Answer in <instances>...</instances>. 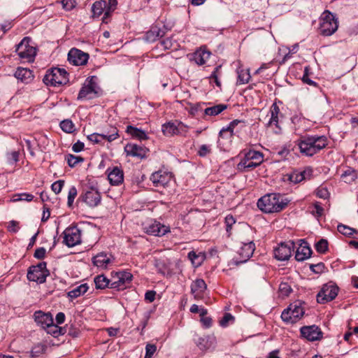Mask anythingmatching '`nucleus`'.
Here are the masks:
<instances>
[{
    "instance_id": "obj_12",
    "label": "nucleus",
    "mask_w": 358,
    "mask_h": 358,
    "mask_svg": "<svg viewBox=\"0 0 358 358\" xmlns=\"http://www.w3.org/2000/svg\"><path fill=\"white\" fill-rule=\"evenodd\" d=\"M294 248V242L289 241L287 243H280L274 250V257L279 261H285L291 257L292 252Z\"/></svg>"
},
{
    "instance_id": "obj_22",
    "label": "nucleus",
    "mask_w": 358,
    "mask_h": 358,
    "mask_svg": "<svg viewBox=\"0 0 358 358\" xmlns=\"http://www.w3.org/2000/svg\"><path fill=\"white\" fill-rule=\"evenodd\" d=\"M194 342L201 351L214 349L216 343L215 337H198Z\"/></svg>"
},
{
    "instance_id": "obj_52",
    "label": "nucleus",
    "mask_w": 358,
    "mask_h": 358,
    "mask_svg": "<svg viewBox=\"0 0 358 358\" xmlns=\"http://www.w3.org/2000/svg\"><path fill=\"white\" fill-rule=\"evenodd\" d=\"M159 45V48H163L164 50H169L173 48V42L171 38H167L164 40L161 41Z\"/></svg>"
},
{
    "instance_id": "obj_55",
    "label": "nucleus",
    "mask_w": 358,
    "mask_h": 358,
    "mask_svg": "<svg viewBox=\"0 0 358 358\" xmlns=\"http://www.w3.org/2000/svg\"><path fill=\"white\" fill-rule=\"evenodd\" d=\"M64 185V181L62 180H57L52 183L51 188L55 194H59Z\"/></svg>"
},
{
    "instance_id": "obj_21",
    "label": "nucleus",
    "mask_w": 358,
    "mask_h": 358,
    "mask_svg": "<svg viewBox=\"0 0 358 358\" xmlns=\"http://www.w3.org/2000/svg\"><path fill=\"white\" fill-rule=\"evenodd\" d=\"M301 241L302 243L296 249L295 254V259L298 262H302L304 261L305 259H308L312 254V250L310 246L308 245V243L303 241Z\"/></svg>"
},
{
    "instance_id": "obj_15",
    "label": "nucleus",
    "mask_w": 358,
    "mask_h": 358,
    "mask_svg": "<svg viewBox=\"0 0 358 358\" xmlns=\"http://www.w3.org/2000/svg\"><path fill=\"white\" fill-rule=\"evenodd\" d=\"M145 231L150 235L162 236L169 232L170 229L160 222H154L145 227Z\"/></svg>"
},
{
    "instance_id": "obj_44",
    "label": "nucleus",
    "mask_w": 358,
    "mask_h": 358,
    "mask_svg": "<svg viewBox=\"0 0 358 358\" xmlns=\"http://www.w3.org/2000/svg\"><path fill=\"white\" fill-rule=\"evenodd\" d=\"M337 229L341 234H342L346 236H350L354 233L356 232V230L355 229L351 228L347 225L342 224H340L338 225Z\"/></svg>"
},
{
    "instance_id": "obj_28",
    "label": "nucleus",
    "mask_w": 358,
    "mask_h": 358,
    "mask_svg": "<svg viewBox=\"0 0 358 358\" xmlns=\"http://www.w3.org/2000/svg\"><path fill=\"white\" fill-rule=\"evenodd\" d=\"M258 166H259V164L254 162L253 161L248 159L247 157L244 156V157L241 159L240 162L238 164L237 168L242 172H248L254 169Z\"/></svg>"
},
{
    "instance_id": "obj_46",
    "label": "nucleus",
    "mask_w": 358,
    "mask_h": 358,
    "mask_svg": "<svg viewBox=\"0 0 358 358\" xmlns=\"http://www.w3.org/2000/svg\"><path fill=\"white\" fill-rule=\"evenodd\" d=\"M234 317L230 313H224V316L220 320V325L222 327H227L229 324L234 323Z\"/></svg>"
},
{
    "instance_id": "obj_38",
    "label": "nucleus",
    "mask_w": 358,
    "mask_h": 358,
    "mask_svg": "<svg viewBox=\"0 0 358 358\" xmlns=\"http://www.w3.org/2000/svg\"><path fill=\"white\" fill-rule=\"evenodd\" d=\"M178 129L173 122H168L162 125V132L166 136H172L178 133Z\"/></svg>"
},
{
    "instance_id": "obj_60",
    "label": "nucleus",
    "mask_w": 358,
    "mask_h": 358,
    "mask_svg": "<svg viewBox=\"0 0 358 358\" xmlns=\"http://www.w3.org/2000/svg\"><path fill=\"white\" fill-rule=\"evenodd\" d=\"M211 151L210 146L207 145H202L198 151V154L200 157H205L209 154Z\"/></svg>"
},
{
    "instance_id": "obj_56",
    "label": "nucleus",
    "mask_w": 358,
    "mask_h": 358,
    "mask_svg": "<svg viewBox=\"0 0 358 358\" xmlns=\"http://www.w3.org/2000/svg\"><path fill=\"white\" fill-rule=\"evenodd\" d=\"M62 4L63 8L66 10H71L76 6V1L75 0H62Z\"/></svg>"
},
{
    "instance_id": "obj_25",
    "label": "nucleus",
    "mask_w": 358,
    "mask_h": 358,
    "mask_svg": "<svg viewBox=\"0 0 358 358\" xmlns=\"http://www.w3.org/2000/svg\"><path fill=\"white\" fill-rule=\"evenodd\" d=\"M108 178L113 185H118L124 180V173L122 169L115 166L108 173Z\"/></svg>"
},
{
    "instance_id": "obj_29",
    "label": "nucleus",
    "mask_w": 358,
    "mask_h": 358,
    "mask_svg": "<svg viewBox=\"0 0 358 358\" xmlns=\"http://www.w3.org/2000/svg\"><path fill=\"white\" fill-rule=\"evenodd\" d=\"M301 336H322L320 328L315 324L303 326L300 329Z\"/></svg>"
},
{
    "instance_id": "obj_5",
    "label": "nucleus",
    "mask_w": 358,
    "mask_h": 358,
    "mask_svg": "<svg viewBox=\"0 0 358 358\" xmlns=\"http://www.w3.org/2000/svg\"><path fill=\"white\" fill-rule=\"evenodd\" d=\"M35 321L41 325V327L46 330L47 334H55L59 331L60 334H64L62 332V328L54 323L53 317L51 313H45L41 310L34 313Z\"/></svg>"
},
{
    "instance_id": "obj_35",
    "label": "nucleus",
    "mask_w": 358,
    "mask_h": 358,
    "mask_svg": "<svg viewBox=\"0 0 358 358\" xmlns=\"http://www.w3.org/2000/svg\"><path fill=\"white\" fill-rule=\"evenodd\" d=\"M341 177L345 182L351 183L358 178V173L355 169L349 167L341 174Z\"/></svg>"
},
{
    "instance_id": "obj_41",
    "label": "nucleus",
    "mask_w": 358,
    "mask_h": 358,
    "mask_svg": "<svg viewBox=\"0 0 358 358\" xmlns=\"http://www.w3.org/2000/svg\"><path fill=\"white\" fill-rule=\"evenodd\" d=\"M244 156L247 157L248 159L253 161L254 162L257 163L259 165L263 162V155L262 152L259 151L249 150L245 154Z\"/></svg>"
},
{
    "instance_id": "obj_62",
    "label": "nucleus",
    "mask_w": 358,
    "mask_h": 358,
    "mask_svg": "<svg viewBox=\"0 0 358 358\" xmlns=\"http://www.w3.org/2000/svg\"><path fill=\"white\" fill-rule=\"evenodd\" d=\"M46 250L44 248H38L35 250L34 257L38 259H42L45 257Z\"/></svg>"
},
{
    "instance_id": "obj_40",
    "label": "nucleus",
    "mask_w": 358,
    "mask_h": 358,
    "mask_svg": "<svg viewBox=\"0 0 358 358\" xmlns=\"http://www.w3.org/2000/svg\"><path fill=\"white\" fill-rule=\"evenodd\" d=\"M311 171L310 169H308L303 171L294 173L289 177L290 180L296 183L300 182L305 180L306 176L310 174Z\"/></svg>"
},
{
    "instance_id": "obj_20",
    "label": "nucleus",
    "mask_w": 358,
    "mask_h": 358,
    "mask_svg": "<svg viewBox=\"0 0 358 358\" xmlns=\"http://www.w3.org/2000/svg\"><path fill=\"white\" fill-rule=\"evenodd\" d=\"M310 141V145L313 149V153L315 155L327 145V138L324 136H308Z\"/></svg>"
},
{
    "instance_id": "obj_19",
    "label": "nucleus",
    "mask_w": 358,
    "mask_h": 358,
    "mask_svg": "<svg viewBox=\"0 0 358 358\" xmlns=\"http://www.w3.org/2000/svg\"><path fill=\"white\" fill-rule=\"evenodd\" d=\"M255 250V245L252 241L243 243L242 247L240 248V250L238 251V255L240 256L239 262L243 263L247 262L252 256Z\"/></svg>"
},
{
    "instance_id": "obj_59",
    "label": "nucleus",
    "mask_w": 358,
    "mask_h": 358,
    "mask_svg": "<svg viewBox=\"0 0 358 358\" xmlns=\"http://www.w3.org/2000/svg\"><path fill=\"white\" fill-rule=\"evenodd\" d=\"M19 222L15 220H11L8 225V230L13 233H16L19 231Z\"/></svg>"
},
{
    "instance_id": "obj_37",
    "label": "nucleus",
    "mask_w": 358,
    "mask_h": 358,
    "mask_svg": "<svg viewBox=\"0 0 358 358\" xmlns=\"http://www.w3.org/2000/svg\"><path fill=\"white\" fill-rule=\"evenodd\" d=\"M112 280H110L103 275H99L95 277L94 283L96 289H104L106 287L110 288V283Z\"/></svg>"
},
{
    "instance_id": "obj_23",
    "label": "nucleus",
    "mask_w": 358,
    "mask_h": 358,
    "mask_svg": "<svg viewBox=\"0 0 358 358\" xmlns=\"http://www.w3.org/2000/svg\"><path fill=\"white\" fill-rule=\"evenodd\" d=\"M206 288L207 285L203 279H196L191 285V292L195 299H200Z\"/></svg>"
},
{
    "instance_id": "obj_2",
    "label": "nucleus",
    "mask_w": 358,
    "mask_h": 358,
    "mask_svg": "<svg viewBox=\"0 0 358 358\" xmlns=\"http://www.w3.org/2000/svg\"><path fill=\"white\" fill-rule=\"evenodd\" d=\"M68 73L64 69L54 68L48 70L43 78L47 85L54 87L66 85L69 82Z\"/></svg>"
},
{
    "instance_id": "obj_34",
    "label": "nucleus",
    "mask_w": 358,
    "mask_h": 358,
    "mask_svg": "<svg viewBox=\"0 0 358 358\" xmlns=\"http://www.w3.org/2000/svg\"><path fill=\"white\" fill-rule=\"evenodd\" d=\"M88 288L89 287L86 283L82 284L69 291L68 292V296L71 299H76L87 292Z\"/></svg>"
},
{
    "instance_id": "obj_63",
    "label": "nucleus",
    "mask_w": 358,
    "mask_h": 358,
    "mask_svg": "<svg viewBox=\"0 0 358 358\" xmlns=\"http://www.w3.org/2000/svg\"><path fill=\"white\" fill-rule=\"evenodd\" d=\"M324 209L319 204L318 202L314 203V210H313V214L316 215L317 217H321L323 214Z\"/></svg>"
},
{
    "instance_id": "obj_31",
    "label": "nucleus",
    "mask_w": 358,
    "mask_h": 358,
    "mask_svg": "<svg viewBox=\"0 0 358 358\" xmlns=\"http://www.w3.org/2000/svg\"><path fill=\"white\" fill-rule=\"evenodd\" d=\"M110 262V257L105 253H99L92 259L94 265L101 268H106Z\"/></svg>"
},
{
    "instance_id": "obj_42",
    "label": "nucleus",
    "mask_w": 358,
    "mask_h": 358,
    "mask_svg": "<svg viewBox=\"0 0 358 358\" xmlns=\"http://www.w3.org/2000/svg\"><path fill=\"white\" fill-rule=\"evenodd\" d=\"M227 108V106L225 104H218L212 107L206 108L204 110V113L207 115H217L221 113Z\"/></svg>"
},
{
    "instance_id": "obj_14",
    "label": "nucleus",
    "mask_w": 358,
    "mask_h": 358,
    "mask_svg": "<svg viewBox=\"0 0 358 358\" xmlns=\"http://www.w3.org/2000/svg\"><path fill=\"white\" fill-rule=\"evenodd\" d=\"M89 59V55L80 50L72 48L68 54V60L71 64L76 66L85 65Z\"/></svg>"
},
{
    "instance_id": "obj_39",
    "label": "nucleus",
    "mask_w": 358,
    "mask_h": 358,
    "mask_svg": "<svg viewBox=\"0 0 358 358\" xmlns=\"http://www.w3.org/2000/svg\"><path fill=\"white\" fill-rule=\"evenodd\" d=\"M238 80L237 83L239 85L248 83L250 79V75L249 69H238Z\"/></svg>"
},
{
    "instance_id": "obj_45",
    "label": "nucleus",
    "mask_w": 358,
    "mask_h": 358,
    "mask_svg": "<svg viewBox=\"0 0 358 358\" xmlns=\"http://www.w3.org/2000/svg\"><path fill=\"white\" fill-rule=\"evenodd\" d=\"M74 124L70 120H64L61 122V129L66 133H72L74 131Z\"/></svg>"
},
{
    "instance_id": "obj_18",
    "label": "nucleus",
    "mask_w": 358,
    "mask_h": 358,
    "mask_svg": "<svg viewBox=\"0 0 358 358\" xmlns=\"http://www.w3.org/2000/svg\"><path fill=\"white\" fill-rule=\"evenodd\" d=\"M125 151L128 155L143 159L146 157L148 150L143 145L128 143L125 147Z\"/></svg>"
},
{
    "instance_id": "obj_43",
    "label": "nucleus",
    "mask_w": 358,
    "mask_h": 358,
    "mask_svg": "<svg viewBox=\"0 0 358 358\" xmlns=\"http://www.w3.org/2000/svg\"><path fill=\"white\" fill-rule=\"evenodd\" d=\"M47 345L44 343H38L34 345L31 351L32 357H38L40 355L44 354L47 350Z\"/></svg>"
},
{
    "instance_id": "obj_48",
    "label": "nucleus",
    "mask_w": 358,
    "mask_h": 358,
    "mask_svg": "<svg viewBox=\"0 0 358 358\" xmlns=\"http://www.w3.org/2000/svg\"><path fill=\"white\" fill-rule=\"evenodd\" d=\"M292 291L289 283L282 282L279 285V292L282 296H288Z\"/></svg>"
},
{
    "instance_id": "obj_26",
    "label": "nucleus",
    "mask_w": 358,
    "mask_h": 358,
    "mask_svg": "<svg viewBox=\"0 0 358 358\" xmlns=\"http://www.w3.org/2000/svg\"><path fill=\"white\" fill-rule=\"evenodd\" d=\"M96 94V92L94 85L92 83H90L81 88L78 95V99H92L93 94Z\"/></svg>"
},
{
    "instance_id": "obj_27",
    "label": "nucleus",
    "mask_w": 358,
    "mask_h": 358,
    "mask_svg": "<svg viewBox=\"0 0 358 358\" xmlns=\"http://www.w3.org/2000/svg\"><path fill=\"white\" fill-rule=\"evenodd\" d=\"M14 75L17 79L25 83H28L34 77L31 70L21 67L17 69Z\"/></svg>"
},
{
    "instance_id": "obj_54",
    "label": "nucleus",
    "mask_w": 358,
    "mask_h": 358,
    "mask_svg": "<svg viewBox=\"0 0 358 358\" xmlns=\"http://www.w3.org/2000/svg\"><path fill=\"white\" fill-rule=\"evenodd\" d=\"M157 347L154 344H147L145 347V355L144 358H151L154 353L156 352Z\"/></svg>"
},
{
    "instance_id": "obj_51",
    "label": "nucleus",
    "mask_w": 358,
    "mask_h": 358,
    "mask_svg": "<svg viewBox=\"0 0 358 358\" xmlns=\"http://www.w3.org/2000/svg\"><path fill=\"white\" fill-rule=\"evenodd\" d=\"M77 194H78L77 189L76 188L75 186H72L69 189V193H68V202H67V204H68L69 207H71L72 206L73 203L74 201V199H75V198L77 196Z\"/></svg>"
},
{
    "instance_id": "obj_6",
    "label": "nucleus",
    "mask_w": 358,
    "mask_h": 358,
    "mask_svg": "<svg viewBox=\"0 0 358 358\" xmlns=\"http://www.w3.org/2000/svg\"><path fill=\"white\" fill-rule=\"evenodd\" d=\"M46 262H42L36 266L29 267L27 272V279L38 283H43L49 275V271L46 268Z\"/></svg>"
},
{
    "instance_id": "obj_8",
    "label": "nucleus",
    "mask_w": 358,
    "mask_h": 358,
    "mask_svg": "<svg viewBox=\"0 0 358 358\" xmlns=\"http://www.w3.org/2000/svg\"><path fill=\"white\" fill-rule=\"evenodd\" d=\"M338 287L332 283L323 285L322 289L317 295V301L319 303H325L334 299L338 295Z\"/></svg>"
},
{
    "instance_id": "obj_53",
    "label": "nucleus",
    "mask_w": 358,
    "mask_h": 358,
    "mask_svg": "<svg viewBox=\"0 0 358 358\" xmlns=\"http://www.w3.org/2000/svg\"><path fill=\"white\" fill-rule=\"evenodd\" d=\"M190 312L192 313H199L201 317H203L207 315L208 311L206 308H199L197 305L193 304L190 308Z\"/></svg>"
},
{
    "instance_id": "obj_64",
    "label": "nucleus",
    "mask_w": 358,
    "mask_h": 358,
    "mask_svg": "<svg viewBox=\"0 0 358 358\" xmlns=\"http://www.w3.org/2000/svg\"><path fill=\"white\" fill-rule=\"evenodd\" d=\"M317 196L322 199H327L329 196V192L324 187H319L316 190Z\"/></svg>"
},
{
    "instance_id": "obj_33",
    "label": "nucleus",
    "mask_w": 358,
    "mask_h": 358,
    "mask_svg": "<svg viewBox=\"0 0 358 358\" xmlns=\"http://www.w3.org/2000/svg\"><path fill=\"white\" fill-rule=\"evenodd\" d=\"M280 113L279 107L276 103H273L271 108V118L268 123V126L275 125L277 129L280 130L278 126V115Z\"/></svg>"
},
{
    "instance_id": "obj_47",
    "label": "nucleus",
    "mask_w": 358,
    "mask_h": 358,
    "mask_svg": "<svg viewBox=\"0 0 358 358\" xmlns=\"http://www.w3.org/2000/svg\"><path fill=\"white\" fill-rule=\"evenodd\" d=\"M106 136L101 135V134L94 133L87 136V139L92 142L94 144L102 143L106 141L104 139Z\"/></svg>"
},
{
    "instance_id": "obj_61",
    "label": "nucleus",
    "mask_w": 358,
    "mask_h": 358,
    "mask_svg": "<svg viewBox=\"0 0 358 358\" xmlns=\"http://www.w3.org/2000/svg\"><path fill=\"white\" fill-rule=\"evenodd\" d=\"M310 270L315 273H320L324 268V264L323 263H319L317 264H311L310 266Z\"/></svg>"
},
{
    "instance_id": "obj_10",
    "label": "nucleus",
    "mask_w": 358,
    "mask_h": 358,
    "mask_svg": "<svg viewBox=\"0 0 358 358\" xmlns=\"http://www.w3.org/2000/svg\"><path fill=\"white\" fill-rule=\"evenodd\" d=\"M132 278L133 275L129 272H117L113 276L110 288L117 289L118 290L123 289L131 282Z\"/></svg>"
},
{
    "instance_id": "obj_9",
    "label": "nucleus",
    "mask_w": 358,
    "mask_h": 358,
    "mask_svg": "<svg viewBox=\"0 0 358 358\" xmlns=\"http://www.w3.org/2000/svg\"><path fill=\"white\" fill-rule=\"evenodd\" d=\"M63 243L69 248L81 243V230L77 227L66 228L63 232Z\"/></svg>"
},
{
    "instance_id": "obj_17",
    "label": "nucleus",
    "mask_w": 358,
    "mask_h": 358,
    "mask_svg": "<svg viewBox=\"0 0 358 358\" xmlns=\"http://www.w3.org/2000/svg\"><path fill=\"white\" fill-rule=\"evenodd\" d=\"M296 143L301 155L307 157H312L314 155L313 149L310 145V141L308 136H301L296 141Z\"/></svg>"
},
{
    "instance_id": "obj_58",
    "label": "nucleus",
    "mask_w": 358,
    "mask_h": 358,
    "mask_svg": "<svg viewBox=\"0 0 358 358\" xmlns=\"http://www.w3.org/2000/svg\"><path fill=\"white\" fill-rule=\"evenodd\" d=\"M117 3V0H108V3H107V10L105 13V15L110 16L111 12L115 10Z\"/></svg>"
},
{
    "instance_id": "obj_50",
    "label": "nucleus",
    "mask_w": 358,
    "mask_h": 358,
    "mask_svg": "<svg viewBox=\"0 0 358 358\" xmlns=\"http://www.w3.org/2000/svg\"><path fill=\"white\" fill-rule=\"evenodd\" d=\"M66 159L70 167H74L78 162L83 161V158L81 157L74 156L71 154L66 156Z\"/></svg>"
},
{
    "instance_id": "obj_7",
    "label": "nucleus",
    "mask_w": 358,
    "mask_h": 358,
    "mask_svg": "<svg viewBox=\"0 0 358 358\" xmlns=\"http://www.w3.org/2000/svg\"><path fill=\"white\" fill-rule=\"evenodd\" d=\"M31 38L24 37L16 47V52L20 59L33 62L36 55V50L30 45Z\"/></svg>"
},
{
    "instance_id": "obj_16",
    "label": "nucleus",
    "mask_w": 358,
    "mask_h": 358,
    "mask_svg": "<svg viewBox=\"0 0 358 358\" xmlns=\"http://www.w3.org/2000/svg\"><path fill=\"white\" fill-rule=\"evenodd\" d=\"M167 31V29L164 25L162 27L153 26L147 31L145 36V40L149 43L154 42L159 38L163 37Z\"/></svg>"
},
{
    "instance_id": "obj_13",
    "label": "nucleus",
    "mask_w": 358,
    "mask_h": 358,
    "mask_svg": "<svg viewBox=\"0 0 358 358\" xmlns=\"http://www.w3.org/2000/svg\"><path fill=\"white\" fill-rule=\"evenodd\" d=\"M82 200L89 206L95 207L101 202V195L99 191L94 188L90 187L86 189L81 195Z\"/></svg>"
},
{
    "instance_id": "obj_24",
    "label": "nucleus",
    "mask_w": 358,
    "mask_h": 358,
    "mask_svg": "<svg viewBox=\"0 0 358 358\" xmlns=\"http://www.w3.org/2000/svg\"><path fill=\"white\" fill-rule=\"evenodd\" d=\"M107 10V2L104 0H100L94 2L92 6V12L94 17H99L103 13V22H106V20L108 16L105 15Z\"/></svg>"
},
{
    "instance_id": "obj_1",
    "label": "nucleus",
    "mask_w": 358,
    "mask_h": 358,
    "mask_svg": "<svg viewBox=\"0 0 358 358\" xmlns=\"http://www.w3.org/2000/svg\"><path fill=\"white\" fill-rule=\"evenodd\" d=\"M289 200L284 195L271 193L261 197L257 201V207L266 213H278L289 203Z\"/></svg>"
},
{
    "instance_id": "obj_49",
    "label": "nucleus",
    "mask_w": 358,
    "mask_h": 358,
    "mask_svg": "<svg viewBox=\"0 0 358 358\" xmlns=\"http://www.w3.org/2000/svg\"><path fill=\"white\" fill-rule=\"evenodd\" d=\"M315 249L320 253H325L328 250V242L326 239H320L315 244Z\"/></svg>"
},
{
    "instance_id": "obj_11",
    "label": "nucleus",
    "mask_w": 358,
    "mask_h": 358,
    "mask_svg": "<svg viewBox=\"0 0 358 358\" xmlns=\"http://www.w3.org/2000/svg\"><path fill=\"white\" fill-rule=\"evenodd\" d=\"M150 180L155 187H166L172 182V176L170 173L156 171L150 176Z\"/></svg>"
},
{
    "instance_id": "obj_30",
    "label": "nucleus",
    "mask_w": 358,
    "mask_h": 358,
    "mask_svg": "<svg viewBox=\"0 0 358 358\" xmlns=\"http://www.w3.org/2000/svg\"><path fill=\"white\" fill-rule=\"evenodd\" d=\"M210 56V52L201 49L193 54L192 60L199 65H203Z\"/></svg>"
},
{
    "instance_id": "obj_4",
    "label": "nucleus",
    "mask_w": 358,
    "mask_h": 358,
    "mask_svg": "<svg viewBox=\"0 0 358 358\" xmlns=\"http://www.w3.org/2000/svg\"><path fill=\"white\" fill-rule=\"evenodd\" d=\"M338 22L329 11H324L320 19V33L326 36L332 35L338 29Z\"/></svg>"
},
{
    "instance_id": "obj_57",
    "label": "nucleus",
    "mask_w": 358,
    "mask_h": 358,
    "mask_svg": "<svg viewBox=\"0 0 358 358\" xmlns=\"http://www.w3.org/2000/svg\"><path fill=\"white\" fill-rule=\"evenodd\" d=\"M240 122H241L239 120H235L232 121L227 128H223L220 131V135H222V134L224 132L229 131L230 132V135L231 136L232 133H233V130H234L235 126L237 125Z\"/></svg>"
},
{
    "instance_id": "obj_36",
    "label": "nucleus",
    "mask_w": 358,
    "mask_h": 358,
    "mask_svg": "<svg viewBox=\"0 0 358 358\" xmlns=\"http://www.w3.org/2000/svg\"><path fill=\"white\" fill-rule=\"evenodd\" d=\"M101 135L106 136L104 139L106 141L112 142L118 138V130L115 127H110L108 129H105L101 133Z\"/></svg>"
},
{
    "instance_id": "obj_32",
    "label": "nucleus",
    "mask_w": 358,
    "mask_h": 358,
    "mask_svg": "<svg viewBox=\"0 0 358 358\" xmlns=\"http://www.w3.org/2000/svg\"><path fill=\"white\" fill-rule=\"evenodd\" d=\"M126 131L132 137L139 140H145L148 138L147 134L143 130L138 129L131 125L127 127Z\"/></svg>"
},
{
    "instance_id": "obj_3",
    "label": "nucleus",
    "mask_w": 358,
    "mask_h": 358,
    "mask_svg": "<svg viewBox=\"0 0 358 358\" xmlns=\"http://www.w3.org/2000/svg\"><path fill=\"white\" fill-rule=\"evenodd\" d=\"M304 303L301 301H295L290 303L287 308L285 309L281 318L284 322L294 323L301 319L304 314Z\"/></svg>"
}]
</instances>
